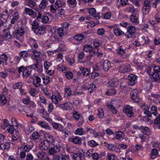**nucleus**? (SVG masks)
<instances>
[{"label": "nucleus", "mask_w": 160, "mask_h": 160, "mask_svg": "<svg viewBox=\"0 0 160 160\" xmlns=\"http://www.w3.org/2000/svg\"><path fill=\"white\" fill-rule=\"evenodd\" d=\"M126 49L125 47L120 46L117 49V52L121 58L124 59L127 58L129 56V54L127 53L126 51Z\"/></svg>", "instance_id": "nucleus-3"}, {"label": "nucleus", "mask_w": 160, "mask_h": 160, "mask_svg": "<svg viewBox=\"0 0 160 160\" xmlns=\"http://www.w3.org/2000/svg\"><path fill=\"white\" fill-rule=\"evenodd\" d=\"M68 5L72 8L75 7L77 4L76 0H68L67 2Z\"/></svg>", "instance_id": "nucleus-36"}, {"label": "nucleus", "mask_w": 160, "mask_h": 160, "mask_svg": "<svg viewBox=\"0 0 160 160\" xmlns=\"http://www.w3.org/2000/svg\"><path fill=\"white\" fill-rule=\"evenodd\" d=\"M106 146L107 147L109 150L115 151L118 153L120 152V149L117 148L114 144H110L107 143L106 144Z\"/></svg>", "instance_id": "nucleus-18"}, {"label": "nucleus", "mask_w": 160, "mask_h": 160, "mask_svg": "<svg viewBox=\"0 0 160 160\" xmlns=\"http://www.w3.org/2000/svg\"><path fill=\"white\" fill-rule=\"evenodd\" d=\"M79 70L81 72L82 75L89 76V71L87 68L80 66L79 67Z\"/></svg>", "instance_id": "nucleus-23"}, {"label": "nucleus", "mask_w": 160, "mask_h": 160, "mask_svg": "<svg viewBox=\"0 0 160 160\" xmlns=\"http://www.w3.org/2000/svg\"><path fill=\"white\" fill-rule=\"evenodd\" d=\"M63 31V28H60L58 29L57 33L60 37L62 38L64 35Z\"/></svg>", "instance_id": "nucleus-53"}, {"label": "nucleus", "mask_w": 160, "mask_h": 160, "mask_svg": "<svg viewBox=\"0 0 160 160\" xmlns=\"http://www.w3.org/2000/svg\"><path fill=\"white\" fill-rule=\"evenodd\" d=\"M40 135L37 132H34L32 134V137L33 139H37L39 138Z\"/></svg>", "instance_id": "nucleus-58"}, {"label": "nucleus", "mask_w": 160, "mask_h": 160, "mask_svg": "<svg viewBox=\"0 0 160 160\" xmlns=\"http://www.w3.org/2000/svg\"><path fill=\"white\" fill-rule=\"evenodd\" d=\"M116 91L115 89L114 88H112L109 89L106 94L108 96H111L114 95L116 93Z\"/></svg>", "instance_id": "nucleus-42"}, {"label": "nucleus", "mask_w": 160, "mask_h": 160, "mask_svg": "<svg viewBox=\"0 0 160 160\" xmlns=\"http://www.w3.org/2000/svg\"><path fill=\"white\" fill-rule=\"evenodd\" d=\"M61 147L60 145H55L53 147L50 148L48 149V153L50 155H53L54 154L59 152L60 150Z\"/></svg>", "instance_id": "nucleus-9"}, {"label": "nucleus", "mask_w": 160, "mask_h": 160, "mask_svg": "<svg viewBox=\"0 0 160 160\" xmlns=\"http://www.w3.org/2000/svg\"><path fill=\"white\" fill-rule=\"evenodd\" d=\"M10 147V142H6L5 143H2L1 145L0 148L2 150L4 151L5 149H9Z\"/></svg>", "instance_id": "nucleus-34"}, {"label": "nucleus", "mask_w": 160, "mask_h": 160, "mask_svg": "<svg viewBox=\"0 0 160 160\" xmlns=\"http://www.w3.org/2000/svg\"><path fill=\"white\" fill-rule=\"evenodd\" d=\"M12 33L13 38L19 39V37H22L24 34V30L22 28L18 27L14 31L12 32Z\"/></svg>", "instance_id": "nucleus-4"}, {"label": "nucleus", "mask_w": 160, "mask_h": 160, "mask_svg": "<svg viewBox=\"0 0 160 160\" xmlns=\"http://www.w3.org/2000/svg\"><path fill=\"white\" fill-rule=\"evenodd\" d=\"M83 154L81 152L75 153L73 155V160H84L82 157Z\"/></svg>", "instance_id": "nucleus-20"}, {"label": "nucleus", "mask_w": 160, "mask_h": 160, "mask_svg": "<svg viewBox=\"0 0 160 160\" xmlns=\"http://www.w3.org/2000/svg\"><path fill=\"white\" fill-rule=\"evenodd\" d=\"M151 96L157 99L158 102L160 104V94H159L152 93Z\"/></svg>", "instance_id": "nucleus-57"}, {"label": "nucleus", "mask_w": 160, "mask_h": 160, "mask_svg": "<svg viewBox=\"0 0 160 160\" xmlns=\"http://www.w3.org/2000/svg\"><path fill=\"white\" fill-rule=\"evenodd\" d=\"M31 74V71L29 70L27 68H25L23 72V75L24 76L27 77L29 76Z\"/></svg>", "instance_id": "nucleus-59"}, {"label": "nucleus", "mask_w": 160, "mask_h": 160, "mask_svg": "<svg viewBox=\"0 0 160 160\" xmlns=\"http://www.w3.org/2000/svg\"><path fill=\"white\" fill-rule=\"evenodd\" d=\"M51 99L52 102L55 104H56L58 103L59 100L60 101L62 99L61 97H58L54 95H52L51 97Z\"/></svg>", "instance_id": "nucleus-33"}, {"label": "nucleus", "mask_w": 160, "mask_h": 160, "mask_svg": "<svg viewBox=\"0 0 160 160\" xmlns=\"http://www.w3.org/2000/svg\"><path fill=\"white\" fill-rule=\"evenodd\" d=\"M124 10L126 12H133L135 11L133 5H129V4L127 6L126 8Z\"/></svg>", "instance_id": "nucleus-28"}, {"label": "nucleus", "mask_w": 160, "mask_h": 160, "mask_svg": "<svg viewBox=\"0 0 160 160\" xmlns=\"http://www.w3.org/2000/svg\"><path fill=\"white\" fill-rule=\"evenodd\" d=\"M59 108L64 111H67L72 109L73 107L72 104L70 102H68L63 103H60L58 106Z\"/></svg>", "instance_id": "nucleus-5"}, {"label": "nucleus", "mask_w": 160, "mask_h": 160, "mask_svg": "<svg viewBox=\"0 0 160 160\" xmlns=\"http://www.w3.org/2000/svg\"><path fill=\"white\" fill-rule=\"evenodd\" d=\"M32 30L33 31L39 27V24L36 20H35L33 21L32 23Z\"/></svg>", "instance_id": "nucleus-46"}, {"label": "nucleus", "mask_w": 160, "mask_h": 160, "mask_svg": "<svg viewBox=\"0 0 160 160\" xmlns=\"http://www.w3.org/2000/svg\"><path fill=\"white\" fill-rule=\"evenodd\" d=\"M48 2L46 0H42L40 4L39 5V8L41 9H44L46 8V3Z\"/></svg>", "instance_id": "nucleus-54"}, {"label": "nucleus", "mask_w": 160, "mask_h": 160, "mask_svg": "<svg viewBox=\"0 0 160 160\" xmlns=\"http://www.w3.org/2000/svg\"><path fill=\"white\" fill-rule=\"evenodd\" d=\"M67 62L69 63L70 66H72L75 62V57L71 58L67 57L66 58Z\"/></svg>", "instance_id": "nucleus-44"}, {"label": "nucleus", "mask_w": 160, "mask_h": 160, "mask_svg": "<svg viewBox=\"0 0 160 160\" xmlns=\"http://www.w3.org/2000/svg\"><path fill=\"white\" fill-rule=\"evenodd\" d=\"M132 110V107L129 105L125 106L123 109V112L130 118H131L134 115Z\"/></svg>", "instance_id": "nucleus-7"}, {"label": "nucleus", "mask_w": 160, "mask_h": 160, "mask_svg": "<svg viewBox=\"0 0 160 160\" xmlns=\"http://www.w3.org/2000/svg\"><path fill=\"white\" fill-rule=\"evenodd\" d=\"M38 124L42 127L45 129H50V128L48 124L45 121H41L38 122Z\"/></svg>", "instance_id": "nucleus-30"}, {"label": "nucleus", "mask_w": 160, "mask_h": 160, "mask_svg": "<svg viewBox=\"0 0 160 160\" xmlns=\"http://www.w3.org/2000/svg\"><path fill=\"white\" fill-rule=\"evenodd\" d=\"M88 91L89 93H91L94 90H96V87L95 84L93 83H91L90 84H88Z\"/></svg>", "instance_id": "nucleus-40"}, {"label": "nucleus", "mask_w": 160, "mask_h": 160, "mask_svg": "<svg viewBox=\"0 0 160 160\" xmlns=\"http://www.w3.org/2000/svg\"><path fill=\"white\" fill-rule=\"evenodd\" d=\"M24 12L30 16L34 14L35 13L34 11L33 10L27 8H25Z\"/></svg>", "instance_id": "nucleus-39"}, {"label": "nucleus", "mask_w": 160, "mask_h": 160, "mask_svg": "<svg viewBox=\"0 0 160 160\" xmlns=\"http://www.w3.org/2000/svg\"><path fill=\"white\" fill-rule=\"evenodd\" d=\"M22 82H18L13 85L12 88L14 89H19L22 87Z\"/></svg>", "instance_id": "nucleus-48"}, {"label": "nucleus", "mask_w": 160, "mask_h": 160, "mask_svg": "<svg viewBox=\"0 0 160 160\" xmlns=\"http://www.w3.org/2000/svg\"><path fill=\"white\" fill-rule=\"evenodd\" d=\"M7 102V99L3 94H1L0 97V102L3 104H5Z\"/></svg>", "instance_id": "nucleus-45"}, {"label": "nucleus", "mask_w": 160, "mask_h": 160, "mask_svg": "<svg viewBox=\"0 0 160 160\" xmlns=\"http://www.w3.org/2000/svg\"><path fill=\"white\" fill-rule=\"evenodd\" d=\"M136 29L135 27L133 26H129L127 28V32L126 33V36L128 38L132 37L135 33Z\"/></svg>", "instance_id": "nucleus-11"}, {"label": "nucleus", "mask_w": 160, "mask_h": 160, "mask_svg": "<svg viewBox=\"0 0 160 160\" xmlns=\"http://www.w3.org/2000/svg\"><path fill=\"white\" fill-rule=\"evenodd\" d=\"M46 28L45 27H39L35 30L34 32L37 35H43L46 33Z\"/></svg>", "instance_id": "nucleus-16"}, {"label": "nucleus", "mask_w": 160, "mask_h": 160, "mask_svg": "<svg viewBox=\"0 0 160 160\" xmlns=\"http://www.w3.org/2000/svg\"><path fill=\"white\" fill-rule=\"evenodd\" d=\"M19 56H21L22 59L25 61L28 60V58L29 57V53L27 51H22L19 52L18 54Z\"/></svg>", "instance_id": "nucleus-15"}, {"label": "nucleus", "mask_w": 160, "mask_h": 160, "mask_svg": "<svg viewBox=\"0 0 160 160\" xmlns=\"http://www.w3.org/2000/svg\"><path fill=\"white\" fill-rule=\"evenodd\" d=\"M73 115L74 118L78 120L81 118L79 113L77 111H74L73 112Z\"/></svg>", "instance_id": "nucleus-61"}, {"label": "nucleus", "mask_w": 160, "mask_h": 160, "mask_svg": "<svg viewBox=\"0 0 160 160\" xmlns=\"http://www.w3.org/2000/svg\"><path fill=\"white\" fill-rule=\"evenodd\" d=\"M19 15L17 13H14L12 19L11 20L10 22L11 24H13L17 21L18 19Z\"/></svg>", "instance_id": "nucleus-32"}, {"label": "nucleus", "mask_w": 160, "mask_h": 160, "mask_svg": "<svg viewBox=\"0 0 160 160\" xmlns=\"http://www.w3.org/2000/svg\"><path fill=\"white\" fill-rule=\"evenodd\" d=\"M52 65V63L48 61L45 62L44 64V67L46 70H48Z\"/></svg>", "instance_id": "nucleus-63"}, {"label": "nucleus", "mask_w": 160, "mask_h": 160, "mask_svg": "<svg viewBox=\"0 0 160 160\" xmlns=\"http://www.w3.org/2000/svg\"><path fill=\"white\" fill-rule=\"evenodd\" d=\"M151 116L152 114L154 116H156L157 114V107L155 106H152L151 108Z\"/></svg>", "instance_id": "nucleus-41"}, {"label": "nucleus", "mask_w": 160, "mask_h": 160, "mask_svg": "<svg viewBox=\"0 0 160 160\" xmlns=\"http://www.w3.org/2000/svg\"><path fill=\"white\" fill-rule=\"evenodd\" d=\"M50 143L48 139L42 141L39 145L40 149L43 150H47L49 147Z\"/></svg>", "instance_id": "nucleus-12"}, {"label": "nucleus", "mask_w": 160, "mask_h": 160, "mask_svg": "<svg viewBox=\"0 0 160 160\" xmlns=\"http://www.w3.org/2000/svg\"><path fill=\"white\" fill-rule=\"evenodd\" d=\"M36 155L39 159H43L47 156V153L45 152L41 151L38 152Z\"/></svg>", "instance_id": "nucleus-27"}, {"label": "nucleus", "mask_w": 160, "mask_h": 160, "mask_svg": "<svg viewBox=\"0 0 160 160\" xmlns=\"http://www.w3.org/2000/svg\"><path fill=\"white\" fill-rule=\"evenodd\" d=\"M64 98L70 100L71 96H73L71 89L68 87L66 86L64 89Z\"/></svg>", "instance_id": "nucleus-8"}, {"label": "nucleus", "mask_w": 160, "mask_h": 160, "mask_svg": "<svg viewBox=\"0 0 160 160\" xmlns=\"http://www.w3.org/2000/svg\"><path fill=\"white\" fill-rule=\"evenodd\" d=\"M154 123L155 125H157V127L158 129H160V114L156 118Z\"/></svg>", "instance_id": "nucleus-47"}, {"label": "nucleus", "mask_w": 160, "mask_h": 160, "mask_svg": "<svg viewBox=\"0 0 160 160\" xmlns=\"http://www.w3.org/2000/svg\"><path fill=\"white\" fill-rule=\"evenodd\" d=\"M25 1L28 2L27 6L31 8H33L36 5L35 0H25Z\"/></svg>", "instance_id": "nucleus-35"}, {"label": "nucleus", "mask_w": 160, "mask_h": 160, "mask_svg": "<svg viewBox=\"0 0 160 160\" xmlns=\"http://www.w3.org/2000/svg\"><path fill=\"white\" fill-rule=\"evenodd\" d=\"M108 84L112 87H116L118 85V82L117 79L114 78L110 80L108 82Z\"/></svg>", "instance_id": "nucleus-24"}, {"label": "nucleus", "mask_w": 160, "mask_h": 160, "mask_svg": "<svg viewBox=\"0 0 160 160\" xmlns=\"http://www.w3.org/2000/svg\"><path fill=\"white\" fill-rule=\"evenodd\" d=\"M88 10L90 14L93 16L96 19L98 20L100 18L99 14L96 13V11L95 8H89Z\"/></svg>", "instance_id": "nucleus-14"}, {"label": "nucleus", "mask_w": 160, "mask_h": 160, "mask_svg": "<svg viewBox=\"0 0 160 160\" xmlns=\"http://www.w3.org/2000/svg\"><path fill=\"white\" fill-rule=\"evenodd\" d=\"M50 77L49 76H46L42 78V79L43 80V83L45 85L47 84L50 81L49 78Z\"/></svg>", "instance_id": "nucleus-62"}, {"label": "nucleus", "mask_w": 160, "mask_h": 160, "mask_svg": "<svg viewBox=\"0 0 160 160\" xmlns=\"http://www.w3.org/2000/svg\"><path fill=\"white\" fill-rule=\"evenodd\" d=\"M142 109L144 111V113L146 115L144 116V119L147 121H150L152 117L151 116V113L149 111L150 106L149 105L146 103H144L141 106Z\"/></svg>", "instance_id": "nucleus-2"}, {"label": "nucleus", "mask_w": 160, "mask_h": 160, "mask_svg": "<svg viewBox=\"0 0 160 160\" xmlns=\"http://www.w3.org/2000/svg\"><path fill=\"white\" fill-rule=\"evenodd\" d=\"M75 133L77 135H82L85 134V133L84 132L82 128H79L75 130Z\"/></svg>", "instance_id": "nucleus-50"}, {"label": "nucleus", "mask_w": 160, "mask_h": 160, "mask_svg": "<svg viewBox=\"0 0 160 160\" xmlns=\"http://www.w3.org/2000/svg\"><path fill=\"white\" fill-rule=\"evenodd\" d=\"M111 67V63L108 60H105L104 61L103 63L102 67L105 71H108L109 69Z\"/></svg>", "instance_id": "nucleus-17"}, {"label": "nucleus", "mask_w": 160, "mask_h": 160, "mask_svg": "<svg viewBox=\"0 0 160 160\" xmlns=\"http://www.w3.org/2000/svg\"><path fill=\"white\" fill-rule=\"evenodd\" d=\"M8 58V57L5 53H3L0 56V59L2 60V61H4L3 63L6 62Z\"/></svg>", "instance_id": "nucleus-52"}, {"label": "nucleus", "mask_w": 160, "mask_h": 160, "mask_svg": "<svg viewBox=\"0 0 160 160\" xmlns=\"http://www.w3.org/2000/svg\"><path fill=\"white\" fill-rule=\"evenodd\" d=\"M131 98L135 102H138L139 99L138 96V91L133 89L130 92Z\"/></svg>", "instance_id": "nucleus-10"}, {"label": "nucleus", "mask_w": 160, "mask_h": 160, "mask_svg": "<svg viewBox=\"0 0 160 160\" xmlns=\"http://www.w3.org/2000/svg\"><path fill=\"white\" fill-rule=\"evenodd\" d=\"M32 52L35 57V59L36 61H38V58L40 56L41 53L40 52L37 51L36 50H32Z\"/></svg>", "instance_id": "nucleus-38"}, {"label": "nucleus", "mask_w": 160, "mask_h": 160, "mask_svg": "<svg viewBox=\"0 0 160 160\" xmlns=\"http://www.w3.org/2000/svg\"><path fill=\"white\" fill-rule=\"evenodd\" d=\"M137 76L136 75L133 74H130L128 76V83L129 84L131 85H133L135 83Z\"/></svg>", "instance_id": "nucleus-13"}, {"label": "nucleus", "mask_w": 160, "mask_h": 160, "mask_svg": "<svg viewBox=\"0 0 160 160\" xmlns=\"http://www.w3.org/2000/svg\"><path fill=\"white\" fill-rule=\"evenodd\" d=\"M124 133L121 131H119L117 132L116 133L115 138L117 139L122 140L124 138Z\"/></svg>", "instance_id": "nucleus-22"}, {"label": "nucleus", "mask_w": 160, "mask_h": 160, "mask_svg": "<svg viewBox=\"0 0 160 160\" xmlns=\"http://www.w3.org/2000/svg\"><path fill=\"white\" fill-rule=\"evenodd\" d=\"M107 159L108 160H115L116 156L111 153H108L107 155Z\"/></svg>", "instance_id": "nucleus-56"}, {"label": "nucleus", "mask_w": 160, "mask_h": 160, "mask_svg": "<svg viewBox=\"0 0 160 160\" xmlns=\"http://www.w3.org/2000/svg\"><path fill=\"white\" fill-rule=\"evenodd\" d=\"M96 53V52L95 51H93L92 53H90L86 57V61L88 62L90 61L91 59V58Z\"/></svg>", "instance_id": "nucleus-60"}, {"label": "nucleus", "mask_w": 160, "mask_h": 160, "mask_svg": "<svg viewBox=\"0 0 160 160\" xmlns=\"http://www.w3.org/2000/svg\"><path fill=\"white\" fill-rule=\"evenodd\" d=\"M71 142L75 144L80 145L82 144V139L80 137L78 136L73 138Z\"/></svg>", "instance_id": "nucleus-26"}, {"label": "nucleus", "mask_w": 160, "mask_h": 160, "mask_svg": "<svg viewBox=\"0 0 160 160\" xmlns=\"http://www.w3.org/2000/svg\"><path fill=\"white\" fill-rule=\"evenodd\" d=\"M99 75V73L98 72H96L95 70L93 71L90 74H89L88 76L90 79H92L98 76Z\"/></svg>", "instance_id": "nucleus-49"}, {"label": "nucleus", "mask_w": 160, "mask_h": 160, "mask_svg": "<svg viewBox=\"0 0 160 160\" xmlns=\"http://www.w3.org/2000/svg\"><path fill=\"white\" fill-rule=\"evenodd\" d=\"M5 127L10 133L11 134H12L13 133L14 128L13 125L12 126L9 124H7L5 125Z\"/></svg>", "instance_id": "nucleus-43"}, {"label": "nucleus", "mask_w": 160, "mask_h": 160, "mask_svg": "<svg viewBox=\"0 0 160 160\" xmlns=\"http://www.w3.org/2000/svg\"><path fill=\"white\" fill-rule=\"evenodd\" d=\"M148 72L152 76V80L153 81H158L160 79L159 73L160 72V67L158 65H155L153 69L149 70Z\"/></svg>", "instance_id": "nucleus-1"}, {"label": "nucleus", "mask_w": 160, "mask_h": 160, "mask_svg": "<svg viewBox=\"0 0 160 160\" xmlns=\"http://www.w3.org/2000/svg\"><path fill=\"white\" fill-rule=\"evenodd\" d=\"M84 36L81 34L75 35L74 38L76 41H80L84 38Z\"/></svg>", "instance_id": "nucleus-51"}, {"label": "nucleus", "mask_w": 160, "mask_h": 160, "mask_svg": "<svg viewBox=\"0 0 160 160\" xmlns=\"http://www.w3.org/2000/svg\"><path fill=\"white\" fill-rule=\"evenodd\" d=\"M141 132L144 134L149 135L151 134V131L149 128L147 127H143L142 126Z\"/></svg>", "instance_id": "nucleus-25"}, {"label": "nucleus", "mask_w": 160, "mask_h": 160, "mask_svg": "<svg viewBox=\"0 0 160 160\" xmlns=\"http://www.w3.org/2000/svg\"><path fill=\"white\" fill-rule=\"evenodd\" d=\"M130 20L131 22L134 23L135 25H137L139 23L138 19L136 15H131Z\"/></svg>", "instance_id": "nucleus-31"}, {"label": "nucleus", "mask_w": 160, "mask_h": 160, "mask_svg": "<svg viewBox=\"0 0 160 160\" xmlns=\"http://www.w3.org/2000/svg\"><path fill=\"white\" fill-rule=\"evenodd\" d=\"M114 34L117 36H121L124 33L119 28V26H118V28H116L114 29Z\"/></svg>", "instance_id": "nucleus-29"}, {"label": "nucleus", "mask_w": 160, "mask_h": 160, "mask_svg": "<svg viewBox=\"0 0 160 160\" xmlns=\"http://www.w3.org/2000/svg\"><path fill=\"white\" fill-rule=\"evenodd\" d=\"M151 8L143 6L142 8V12L144 14L146 15L148 14L149 11Z\"/></svg>", "instance_id": "nucleus-55"}, {"label": "nucleus", "mask_w": 160, "mask_h": 160, "mask_svg": "<svg viewBox=\"0 0 160 160\" xmlns=\"http://www.w3.org/2000/svg\"><path fill=\"white\" fill-rule=\"evenodd\" d=\"M88 146L91 147H95L99 145V144L98 142L93 140L88 141Z\"/></svg>", "instance_id": "nucleus-37"}, {"label": "nucleus", "mask_w": 160, "mask_h": 160, "mask_svg": "<svg viewBox=\"0 0 160 160\" xmlns=\"http://www.w3.org/2000/svg\"><path fill=\"white\" fill-rule=\"evenodd\" d=\"M83 49L84 51L87 52H89L90 53H92V51H94L92 47L90 45L86 44L83 47Z\"/></svg>", "instance_id": "nucleus-19"}, {"label": "nucleus", "mask_w": 160, "mask_h": 160, "mask_svg": "<svg viewBox=\"0 0 160 160\" xmlns=\"http://www.w3.org/2000/svg\"><path fill=\"white\" fill-rule=\"evenodd\" d=\"M130 66L124 62L121 63L118 68V71L120 73H124L129 71Z\"/></svg>", "instance_id": "nucleus-6"}, {"label": "nucleus", "mask_w": 160, "mask_h": 160, "mask_svg": "<svg viewBox=\"0 0 160 160\" xmlns=\"http://www.w3.org/2000/svg\"><path fill=\"white\" fill-rule=\"evenodd\" d=\"M41 81V78L38 77H35V78L33 81V83L34 86L36 87H39L40 85Z\"/></svg>", "instance_id": "nucleus-21"}, {"label": "nucleus", "mask_w": 160, "mask_h": 160, "mask_svg": "<svg viewBox=\"0 0 160 160\" xmlns=\"http://www.w3.org/2000/svg\"><path fill=\"white\" fill-rule=\"evenodd\" d=\"M65 76L66 78L68 79H72L73 77L72 73L70 71L66 72L65 73Z\"/></svg>", "instance_id": "nucleus-64"}]
</instances>
